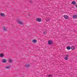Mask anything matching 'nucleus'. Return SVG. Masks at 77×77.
Here are the masks:
<instances>
[{
    "label": "nucleus",
    "instance_id": "21",
    "mask_svg": "<svg viewBox=\"0 0 77 77\" xmlns=\"http://www.w3.org/2000/svg\"><path fill=\"white\" fill-rule=\"evenodd\" d=\"M44 33V34H45H45H47V32H45Z\"/></svg>",
    "mask_w": 77,
    "mask_h": 77
},
{
    "label": "nucleus",
    "instance_id": "3",
    "mask_svg": "<svg viewBox=\"0 0 77 77\" xmlns=\"http://www.w3.org/2000/svg\"><path fill=\"white\" fill-rule=\"evenodd\" d=\"M53 44V42L51 41V40H49L48 41V44L49 45H51V44Z\"/></svg>",
    "mask_w": 77,
    "mask_h": 77
},
{
    "label": "nucleus",
    "instance_id": "9",
    "mask_svg": "<svg viewBox=\"0 0 77 77\" xmlns=\"http://www.w3.org/2000/svg\"><path fill=\"white\" fill-rule=\"evenodd\" d=\"M72 5H76V2L74 1H73L72 2Z\"/></svg>",
    "mask_w": 77,
    "mask_h": 77
},
{
    "label": "nucleus",
    "instance_id": "6",
    "mask_svg": "<svg viewBox=\"0 0 77 77\" xmlns=\"http://www.w3.org/2000/svg\"><path fill=\"white\" fill-rule=\"evenodd\" d=\"M69 57V56H68V55H66L65 57V60H68V57Z\"/></svg>",
    "mask_w": 77,
    "mask_h": 77
},
{
    "label": "nucleus",
    "instance_id": "8",
    "mask_svg": "<svg viewBox=\"0 0 77 77\" xmlns=\"http://www.w3.org/2000/svg\"><path fill=\"white\" fill-rule=\"evenodd\" d=\"M1 16L2 17H5V14H4L1 13Z\"/></svg>",
    "mask_w": 77,
    "mask_h": 77
},
{
    "label": "nucleus",
    "instance_id": "7",
    "mask_svg": "<svg viewBox=\"0 0 77 77\" xmlns=\"http://www.w3.org/2000/svg\"><path fill=\"white\" fill-rule=\"evenodd\" d=\"M2 61L3 63H6V62L7 60L5 59H3L2 60Z\"/></svg>",
    "mask_w": 77,
    "mask_h": 77
},
{
    "label": "nucleus",
    "instance_id": "22",
    "mask_svg": "<svg viewBox=\"0 0 77 77\" xmlns=\"http://www.w3.org/2000/svg\"><path fill=\"white\" fill-rule=\"evenodd\" d=\"M75 7L76 8H77V5H76Z\"/></svg>",
    "mask_w": 77,
    "mask_h": 77
},
{
    "label": "nucleus",
    "instance_id": "15",
    "mask_svg": "<svg viewBox=\"0 0 77 77\" xmlns=\"http://www.w3.org/2000/svg\"><path fill=\"white\" fill-rule=\"evenodd\" d=\"M9 62H10V63H12V60L11 59H9Z\"/></svg>",
    "mask_w": 77,
    "mask_h": 77
},
{
    "label": "nucleus",
    "instance_id": "19",
    "mask_svg": "<svg viewBox=\"0 0 77 77\" xmlns=\"http://www.w3.org/2000/svg\"><path fill=\"white\" fill-rule=\"evenodd\" d=\"M46 21H50V19H47L46 20Z\"/></svg>",
    "mask_w": 77,
    "mask_h": 77
},
{
    "label": "nucleus",
    "instance_id": "11",
    "mask_svg": "<svg viewBox=\"0 0 77 77\" xmlns=\"http://www.w3.org/2000/svg\"><path fill=\"white\" fill-rule=\"evenodd\" d=\"M70 48H71V49H72V50H74L75 48V47H74V46H72L71 47H70Z\"/></svg>",
    "mask_w": 77,
    "mask_h": 77
},
{
    "label": "nucleus",
    "instance_id": "12",
    "mask_svg": "<svg viewBox=\"0 0 77 77\" xmlns=\"http://www.w3.org/2000/svg\"><path fill=\"white\" fill-rule=\"evenodd\" d=\"M64 18H65V19H68V16L67 15H65L64 16Z\"/></svg>",
    "mask_w": 77,
    "mask_h": 77
},
{
    "label": "nucleus",
    "instance_id": "20",
    "mask_svg": "<svg viewBox=\"0 0 77 77\" xmlns=\"http://www.w3.org/2000/svg\"><path fill=\"white\" fill-rule=\"evenodd\" d=\"M30 3H32V0L30 1Z\"/></svg>",
    "mask_w": 77,
    "mask_h": 77
},
{
    "label": "nucleus",
    "instance_id": "13",
    "mask_svg": "<svg viewBox=\"0 0 77 77\" xmlns=\"http://www.w3.org/2000/svg\"><path fill=\"white\" fill-rule=\"evenodd\" d=\"M67 50H69L71 49V47L70 46H67L66 47Z\"/></svg>",
    "mask_w": 77,
    "mask_h": 77
},
{
    "label": "nucleus",
    "instance_id": "2",
    "mask_svg": "<svg viewBox=\"0 0 77 77\" xmlns=\"http://www.w3.org/2000/svg\"><path fill=\"white\" fill-rule=\"evenodd\" d=\"M17 23H18L20 24H23V22L21 20H18L17 21Z\"/></svg>",
    "mask_w": 77,
    "mask_h": 77
},
{
    "label": "nucleus",
    "instance_id": "17",
    "mask_svg": "<svg viewBox=\"0 0 77 77\" xmlns=\"http://www.w3.org/2000/svg\"><path fill=\"white\" fill-rule=\"evenodd\" d=\"M10 68V67L8 66H6L5 67V68H6L7 69H8V68Z\"/></svg>",
    "mask_w": 77,
    "mask_h": 77
},
{
    "label": "nucleus",
    "instance_id": "18",
    "mask_svg": "<svg viewBox=\"0 0 77 77\" xmlns=\"http://www.w3.org/2000/svg\"><path fill=\"white\" fill-rule=\"evenodd\" d=\"M36 21H37L39 22V18L36 19Z\"/></svg>",
    "mask_w": 77,
    "mask_h": 77
},
{
    "label": "nucleus",
    "instance_id": "4",
    "mask_svg": "<svg viewBox=\"0 0 77 77\" xmlns=\"http://www.w3.org/2000/svg\"><path fill=\"white\" fill-rule=\"evenodd\" d=\"M30 64H25V67L26 68H28L29 67H30Z\"/></svg>",
    "mask_w": 77,
    "mask_h": 77
},
{
    "label": "nucleus",
    "instance_id": "16",
    "mask_svg": "<svg viewBox=\"0 0 77 77\" xmlns=\"http://www.w3.org/2000/svg\"><path fill=\"white\" fill-rule=\"evenodd\" d=\"M41 21H42V20L40 18H39V22H41Z\"/></svg>",
    "mask_w": 77,
    "mask_h": 77
},
{
    "label": "nucleus",
    "instance_id": "1",
    "mask_svg": "<svg viewBox=\"0 0 77 77\" xmlns=\"http://www.w3.org/2000/svg\"><path fill=\"white\" fill-rule=\"evenodd\" d=\"M3 30L4 32H7V28L5 26H3Z\"/></svg>",
    "mask_w": 77,
    "mask_h": 77
},
{
    "label": "nucleus",
    "instance_id": "10",
    "mask_svg": "<svg viewBox=\"0 0 77 77\" xmlns=\"http://www.w3.org/2000/svg\"><path fill=\"white\" fill-rule=\"evenodd\" d=\"M73 18H74L75 19L77 18V15H73Z\"/></svg>",
    "mask_w": 77,
    "mask_h": 77
},
{
    "label": "nucleus",
    "instance_id": "14",
    "mask_svg": "<svg viewBox=\"0 0 77 77\" xmlns=\"http://www.w3.org/2000/svg\"><path fill=\"white\" fill-rule=\"evenodd\" d=\"M4 56V55L3 54H0V57H3Z\"/></svg>",
    "mask_w": 77,
    "mask_h": 77
},
{
    "label": "nucleus",
    "instance_id": "5",
    "mask_svg": "<svg viewBox=\"0 0 77 77\" xmlns=\"http://www.w3.org/2000/svg\"><path fill=\"white\" fill-rule=\"evenodd\" d=\"M32 42L33 43H36V42H37V40L36 39H34L32 40Z\"/></svg>",
    "mask_w": 77,
    "mask_h": 77
}]
</instances>
